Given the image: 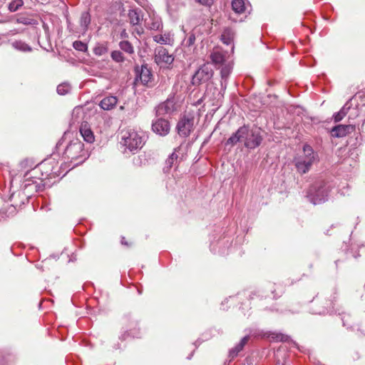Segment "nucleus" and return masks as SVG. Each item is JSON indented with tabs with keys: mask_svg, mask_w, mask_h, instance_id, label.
<instances>
[{
	"mask_svg": "<svg viewBox=\"0 0 365 365\" xmlns=\"http://www.w3.org/2000/svg\"><path fill=\"white\" fill-rule=\"evenodd\" d=\"M212 64L217 68H220L221 91H225L227 81L233 69V58L230 53L219 46L214 47L210 54Z\"/></svg>",
	"mask_w": 365,
	"mask_h": 365,
	"instance_id": "nucleus-2",
	"label": "nucleus"
},
{
	"mask_svg": "<svg viewBox=\"0 0 365 365\" xmlns=\"http://www.w3.org/2000/svg\"><path fill=\"white\" fill-rule=\"evenodd\" d=\"M71 90V86L68 83H63L57 86V93L59 95H66Z\"/></svg>",
	"mask_w": 365,
	"mask_h": 365,
	"instance_id": "nucleus-31",
	"label": "nucleus"
},
{
	"mask_svg": "<svg viewBox=\"0 0 365 365\" xmlns=\"http://www.w3.org/2000/svg\"><path fill=\"white\" fill-rule=\"evenodd\" d=\"M329 190L330 186L327 183L316 182L309 189L307 197L314 205L321 204L327 200Z\"/></svg>",
	"mask_w": 365,
	"mask_h": 365,
	"instance_id": "nucleus-7",
	"label": "nucleus"
},
{
	"mask_svg": "<svg viewBox=\"0 0 365 365\" xmlns=\"http://www.w3.org/2000/svg\"><path fill=\"white\" fill-rule=\"evenodd\" d=\"M16 22L27 26H35L38 24L37 20L34 18V15L31 14L19 15L16 19Z\"/></svg>",
	"mask_w": 365,
	"mask_h": 365,
	"instance_id": "nucleus-18",
	"label": "nucleus"
},
{
	"mask_svg": "<svg viewBox=\"0 0 365 365\" xmlns=\"http://www.w3.org/2000/svg\"><path fill=\"white\" fill-rule=\"evenodd\" d=\"M128 21L131 26H135L133 33L141 36L144 33V29L140 26L143 21L142 11L138 9H130L128 13Z\"/></svg>",
	"mask_w": 365,
	"mask_h": 365,
	"instance_id": "nucleus-11",
	"label": "nucleus"
},
{
	"mask_svg": "<svg viewBox=\"0 0 365 365\" xmlns=\"http://www.w3.org/2000/svg\"><path fill=\"white\" fill-rule=\"evenodd\" d=\"M107 46L104 44H98L93 49V52L97 56H103L108 52Z\"/></svg>",
	"mask_w": 365,
	"mask_h": 365,
	"instance_id": "nucleus-30",
	"label": "nucleus"
},
{
	"mask_svg": "<svg viewBox=\"0 0 365 365\" xmlns=\"http://www.w3.org/2000/svg\"><path fill=\"white\" fill-rule=\"evenodd\" d=\"M232 9L229 19L233 22H242L251 12V5L247 0H232Z\"/></svg>",
	"mask_w": 365,
	"mask_h": 365,
	"instance_id": "nucleus-8",
	"label": "nucleus"
},
{
	"mask_svg": "<svg viewBox=\"0 0 365 365\" xmlns=\"http://www.w3.org/2000/svg\"><path fill=\"white\" fill-rule=\"evenodd\" d=\"M195 41V36L194 34H191L187 38V43L189 46L192 45Z\"/></svg>",
	"mask_w": 365,
	"mask_h": 365,
	"instance_id": "nucleus-37",
	"label": "nucleus"
},
{
	"mask_svg": "<svg viewBox=\"0 0 365 365\" xmlns=\"http://www.w3.org/2000/svg\"><path fill=\"white\" fill-rule=\"evenodd\" d=\"M73 48L79 51L85 52L88 49V46L86 43L81 41H76L73 43Z\"/></svg>",
	"mask_w": 365,
	"mask_h": 365,
	"instance_id": "nucleus-33",
	"label": "nucleus"
},
{
	"mask_svg": "<svg viewBox=\"0 0 365 365\" xmlns=\"http://www.w3.org/2000/svg\"><path fill=\"white\" fill-rule=\"evenodd\" d=\"M11 45L15 49L22 52H30L32 51L29 45L20 40L12 42Z\"/></svg>",
	"mask_w": 365,
	"mask_h": 365,
	"instance_id": "nucleus-23",
	"label": "nucleus"
},
{
	"mask_svg": "<svg viewBox=\"0 0 365 365\" xmlns=\"http://www.w3.org/2000/svg\"><path fill=\"white\" fill-rule=\"evenodd\" d=\"M214 71L208 63L203 64L193 75L192 83L194 85L205 83L213 76Z\"/></svg>",
	"mask_w": 365,
	"mask_h": 365,
	"instance_id": "nucleus-10",
	"label": "nucleus"
},
{
	"mask_svg": "<svg viewBox=\"0 0 365 365\" xmlns=\"http://www.w3.org/2000/svg\"><path fill=\"white\" fill-rule=\"evenodd\" d=\"M155 61L158 65L162 64H171L174 58L172 55L168 53L166 48L163 46H158L155 49Z\"/></svg>",
	"mask_w": 365,
	"mask_h": 365,
	"instance_id": "nucleus-13",
	"label": "nucleus"
},
{
	"mask_svg": "<svg viewBox=\"0 0 365 365\" xmlns=\"http://www.w3.org/2000/svg\"><path fill=\"white\" fill-rule=\"evenodd\" d=\"M79 132L83 140L88 143H93L95 141V136L90 125L87 122L81 123Z\"/></svg>",
	"mask_w": 365,
	"mask_h": 365,
	"instance_id": "nucleus-15",
	"label": "nucleus"
},
{
	"mask_svg": "<svg viewBox=\"0 0 365 365\" xmlns=\"http://www.w3.org/2000/svg\"><path fill=\"white\" fill-rule=\"evenodd\" d=\"M120 110H123V109H124V107H123V106H120Z\"/></svg>",
	"mask_w": 365,
	"mask_h": 365,
	"instance_id": "nucleus-42",
	"label": "nucleus"
},
{
	"mask_svg": "<svg viewBox=\"0 0 365 365\" xmlns=\"http://www.w3.org/2000/svg\"><path fill=\"white\" fill-rule=\"evenodd\" d=\"M314 306V310H313V314H328V313H332L334 312V307H332V308L331 309L329 307H325V306H322L321 308H317V303H314L313 304Z\"/></svg>",
	"mask_w": 365,
	"mask_h": 365,
	"instance_id": "nucleus-26",
	"label": "nucleus"
},
{
	"mask_svg": "<svg viewBox=\"0 0 365 365\" xmlns=\"http://www.w3.org/2000/svg\"><path fill=\"white\" fill-rule=\"evenodd\" d=\"M178 155L175 153L170 154L168 158L165 161V167L164 168L165 172H168L169 170L173 167L174 162L177 160Z\"/></svg>",
	"mask_w": 365,
	"mask_h": 365,
	"instance_id": "nucleus-29",
	"label": "nucleus"
},
{
	"mask_svg": "<svg viewBox=\"0 0 365 365\" xmlns=\"http://www.w3.org/2000/svg\"><path fill=\"white\" fill-rule=\"evenodd\" d=\"M271 338L273 340L279 341H287L289 339V336L281 333H273L271 334Z\"/></svg>",
	"mask_w": 365,
	"mask_h": 365,
	"instance_id": "nucleus-34",
	"label": "nucleus"
},
{
	"mask_svg": "<svg viewBox=\"0 0 365 365\" xmlns=\"http://www.w3.org/2000/svg\"><path fill=\"white\" fill-rule=\"evenodd\" d=\"M351 99H350L349 101H348L344 105V106L341 108V110H343V112L345 113V115L347 114L348 111L349 110V109L351 108Z\"/></svg>",
	"mask_w": 365,
	"mask_h": 365,
	"instance_id": "nucleus-36",
	"label": "nucleus"
},
{
	"mask_svg": "<svg viewBox=\"0 0 365 365\" xmlns=\"http://www.w3.org/2000/svg\"><path fill=\"white\" fill-rule=\"evenodd\" d=\"M196 1L200 3L202 5H210L212 0H196Z\"/></svg>",
	"mask_w": 365,
	"mask_h": 365,
	"instance_id": "nucleus-38",
	"label": "nucleus"
},
{
	"mask_svg": "<svg viewBox=\"0 0 365 365\" xmlns=\"http://www.w3.org/2000/svg\"><path fill=\"white\" fill-rule=\"evenodd\" d=\"M145 143V135L142 130L128 129L123 133L120 143L124 147V153H137Z\"/></svg>",
	"mask_w": 365,
	"mask_h": 365,
	"instance_id": "nucleus-4",
	"label": "nucleus"
},
{
	"mask_svg": "<svg viewBox=\"0 0 365 365\" xmlns=\"http://www.w3.org/2000/svg\"><path fill=\"white\" fill-rule=\"evenodd\" d=\"M119 47L122 51L128 54H133L134 53V48L128 41H121L119 43Z\"/></svg>",
	"mask_w": 365,
	"mask_h": 365,
	"instance_id": "nucleus-25",
	"label": "nucleus"
},
{
	"mask_svg": "<svg viewBox=\"0 0 365 365\" xmlns=\"http://www.w3.org/2000/svg\"><path fill=\"white\" fill-rule=\"evenodd\" d=\"M57 163L54 159H48L42 161L31 171L24 175V187H34L35 191H41L44 185L42 184L43 179L51 178L56 175L54 170Z\"/></svg>",
	"mask_w": 365,
	"mask_h": 365,
	"instance_id": "nucleus-1",
	"label": "nucleus"
},
{
	"mask_svg": "<svg viewBox=\"0 0 365 365\" xmlns=\"http://www.w3.org/2000/svg\"><path fill=\"white\" fill-rule=\"evenodd\" d=\"M346 116L345 113L343 110H339L334 115V120L335 122L341 121Z\"/></svg>",
	"mask_w": 365,
	"mask_h": 365,
	"instance_id": "nucleus-35",
	"label": "nucleus"
},
{
	"mask_svg": "<svg viewBox=\"0 0 365 365\" xmlns=\"http://www.w3.org/2000/svg\"><path fill=\"white\" fill-rule=\"evenodd\" d=\"M153 40L158 43L170 44L171 39L169 34H159L153 36Z\"/></svg>",
	"mask_w": 365,
	"mask_h": 365,
	"instance_id": "nucleus-24",
	"label": "nucleus"
},
{
	"mask_svg": "<svg viewBox=\"0 0 365 365\" xmlns=\"http://www.w3.org/2000/svg\"><path fill=\"white\" fill-rule=\"evenodd\" d=\"M110 56L111 58L117 63H122L125 61V58L120 51H112Z\"/></svg>",
	"mask_w": 365,
	"mask_h": 365,
	"instance_id": "nucleus-32",
	"label": "nucleus"
},
{
	"mask_svg": "<svg viewBox=\"0 0 365 365\" xmlns=\"http://www.w3.org/2000/svg\"><path fill=\"white\" fill-rule=\"evenodd\" d=\"M24 6L23 0H13L8 5V9L11 12H15Z\"/></svg>",
	"mask_w": 365,
	"mask_h": 365,
	"instance_id": "nucleus-27",
	"label": "nucleus"
},
{
	"mask_svg": "<svg viewBox=\"0 0 365 365\" xmlns=\"http://www.w3.org/2000/svg\"><path fill=\"white\" fill-rule=\"evenodd\" d=\"M118 103V98L114 96L104 97L99 103V106L105 110H110L115 107Z\"/></svg>",
	"mask_w": 365,
	"mask_h": 365,
	"instance_id": "nucleus-16",
	"label": "nucleus"
},
{
	"mask_svg": "<svg viewBox=\"0 0 365 365\" xmlns=\"http://www.w3.org/2000/svg\"><path fill=\"white\" fill-rule=\"evenodd\" d=\"M124 240H125V237H123L122 241H121L122 244L127 245V242Z\"/></svg>",
	"mask_w": 365,
	"mask_h": 365,
	"instance_id": "nucleus-40",
	"label": "nucleus"
},
{
	"mask_svg": "<svg viewBox=\"0 0 365 365\" xmlns=\"http://www.w3.org/2000/svg\"><path fill=\"white\" fill-rule=\"evenodd\" d=\"M124 240H125V237H123L122 241H121L122 244L127 245V242Z\"/></svg>",
	"mask_w": 365,
	"mask_h": 365,
	"instance_id": "nucleus-39",
	"label": "nucleus"
},
{
	"mask_svg": "<svg viewBox=\"0 0 365 365\" xmlns=\"http://www.w3.org/2000/svg\"><path fill=\"white\" fill-rule=\"evenodd\" d=\"M342 322H343V325H344V327H346V322H345V321H344V318H342Z\"/></svg>",
	"mask_w": 365,
	"mask_h": 365,
	"instance_id": "nucleus-41",
	"label": "nucleus"
},
{
	"mask_svg": "<svg viewBox=\"0 0 365 365\" xmlns=\"http://www.w3.org/2000/svg\"><path fill=\"white\" fill-rule=\"evenodd\" d=\"M235 35V31L231 28H225L221 35V41L226 45L232 44Z\"/></svg>",
	"mask_w": 365,
	"mask_h": 365,
	"instance_id": "nucleus-19",
	"label": "nucleus"
},
{
	"mask_svg": "<svg viewBox=\"0 0 365 365\" xmlns=\"http://www.w3.org/2000/svg\"><path fill=\"white\" fill-rule=\"evenodd\" d=\"M302 150L303 154L294 159V165L299 173L305 174L314 163L319 162V157L309 144H304Z\"/></svg>",
	"mask_w": 365,
	"mask_h": 365,
	"instance_id": "nucleus-6",
	"label": "nucleus"
},
{
	"mask_svg": "<svg viewBox=\"0 0 365 365\" xmlns=\"http://www.w3.org/2000/svg\"><path fill=\"white\" fill-rule=\"evenodd\" d=\"M177 110V106L173 97L168 98L164 102L160 103L155 108V113L157 116H163L166 115H172Z\"/></svg>",
	"mask_w": 365,
	"mask_h": 365,
	"instance_id": "nucleus-12",
	"label": "nucleus"
},
{
	"mask_svg": "<svg viewBox=\"0 0 365 365\" xmlns=\"http://www.w3.org/2000/svg\"><path fill=\"white\" fill-rule=\"evenodd\" d=\"M352 126L350 125H338L331 130V135L335 138H342L346 136L351 130Z\"/></svg>",
	"mask_w": 365,
	"mask_h": 365,
	"instance_id": "nucleus-17",
	"label": "nucleus"
},
{
	"mask_svg": "<svg viewBox=\"0 0 365 365\" xmlns=\"http://www.w3.org/2000/svg\"><path fill=\"white\" fill-rule=\"evenodd\" d=\"M250 339L249 336H244L240 341L230 351V356L231 358H234L237 356L238 353L241 351L245 344L247 343L248 340Z\"/></svg>",
	"mask_w": 365,
	"mask_h": 365,
	"instance_id": "nucleus-20",
	"label": "nucleus"
},
{
	"mask_svg": "<svg viewBox=\"0 0 365 365\" xmlns=\"http://www.w3.org/2000/svg\"><path fill=\"white\" fill-rule=\"evenodd\" d=\"M88 153L84 145L78 139L72 140L66 147L63 153L64 160L73 164V166L82 163L87 158Z\"/></svg>",
	"mask_w": 365,
	"mask_h": 365,
	"instance_id": "nucleus-5",
	"label": "nucleus"
},
{
	"mask_svg": "<svg viewBox=\"0 0 365 365\" xmlns=\"http://www.w3.org/2000/svg\"><path fill=\"white\" fill-rule=\"evenodd\" d=\"M147 27L150 30H160L162 28L161 20L158 18H153L151 19V23H148Z\"/></svg>",
	"mask_w": 365,
	"mask_h": 365,
	"instance_id": "nucleus-28",
	"label": "nucleus"
},
{
	"mask_svg": "<svg viewBox=\"0 0 365 365\" xmlns=\"http://www.w3.org/2000/svg\"><path fill=\"white\" fill-rule=\"evenodd\" d=\"M91 24V15L88 11H83L80 18V26L81 30L83 33H85L88 28L89 24Z\"/></svg>",
	"mask_w": 365,
	"mask_h": 365,
	"instance_id": "nucleus-21",
	"label": "nucleus"
},
{
	"mask_svg": "<svg viewBox=\"0 0 365 365\" xmlns=\"http://www.w3.org/2000/svg\"><path fill=\"white\" fill-rule=\"evenodd\" d=\"M138 77L143 84L145 85L150 81L152 74L146 66H142Z\"/></svg>",
	"mask_w": 365,
	"mask_h": 365,
	"instance_id": "nucleus-22",
	"label": "nucleus"
},
{
	"mask_svg": "<svg viewBox=\"0 0 365 365\" xmlns=\"http://www.w3.org/2000/svg\"><path fill=\"white\" fill-rule=\"evenodd\" d=\"M195 118L192 113L183 115L177 124L178 134L182 137H187L194 129Z\"/></svg>",
	"mask_w": 365,
	"mask_h": 365,
	"instance_id": "nucleus-9",
	"label": "nucleus"
},
{
	"mask_svg": "<svg viewBox=\"0 0 365 365\" xmlns=\"http://www.w3.org/2000/svg\"><path fill=\"white\" fill-rule=\"evenodd\" d=\"M262 140V138L257 128L250 129L248 126L243 125L227 140L225 145L233 146L239 142H243L247 148L254 149L261 144Z\"/></svg>",
	"mask_w": 365,
	"mask_h": 365,
	"instance_id": "nucleus-3",
	"label": "nucleus"
},
{
	"mask_svg": "<svg viewBox=\"0 0 365 365\" xmlns=\"http://www.w3.org/2000/svg\"><path fill=\"white\" fill-rule=\"evenodd\" d=\"M152 130L154 133L161 136L168 135L170 130V125L168 120L164 118H158L152 124Z\"/></svg>",
	"mask_w": 365,
	"mask_h": 365,
	"instance_id": "nucleus-14",
	"label": "nucleus"
}]
</instances>
